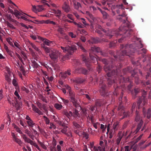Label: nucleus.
<instances>
[{"label":"nucleus","mask_w":151,"mask_h":151,"mask_svg":"<svg viewBox=\"0 0 151 151\" xmlns=\"http://www.w3.org/2000/svg\"><path fill=\"white\" fill-rule=\"evenodd\" d=\"M14 99H16V97H14L13 98ZM9 102L11 104H12L13 106H15V107L17 109V110H19L21 107L22 106V104L20 102H18L17 100L15 101H13L12 102L11 101V100H8Z\"/></svg>","instance_id":"9d476101"},{"label":"nucleus","mask_w":151,"mask_h":151,"mask_svg":"<svg viewBox=\"0 0 151 151\" xmlns=\"http://www.w3.org/2000/svg\"><path fill=\"white\" fill-rule=\"evenodd\" d=\"M14 94L16 96V97L19 100H20L21 99V97L19 94L18 93L17 91H15L14 93Z\"/></svg>","instance_id":"09e8293b"},{"label":"nucleus","mask_w":151,"mask_h":151,"mask_svg":"<svg viewBox=\"0 0 151 151\" xmlns=\"http://www.w3.org/2000/svg\"><path fill=\"white\" fill-rule=\"evenodd\" d=\"M46 53H49L50 52H51V50H50V48L47 47H45V49H44Z\"/></svg>","instance_id":"0e129e2a"},{"label":"nucleus","mask_w":151,"mask_h":151,"mask_svg":"<svg viewBox=\"0 0 151 151\" xmlns=\"http://www.w3.org/2000/svg\"><path fill=\"white\" fill-rule=\"evenodd\" d=\"M8 54L10 56L14 58V56H13V52L10 50H9L7 52Z\"/></svg>","instance_id":"338daca9"},{"label":"nucleus","mask_w":151,"mask_h":151,"mask_svg":"<svg viewBox=\"0 0 151 151\" xmlns=\"http://www.w3.org/2000/svg\"><path fill=\"white\" fill-rule=\"evenodd\" d=\"M14 141L17 143L20 146H22L23 144V142L21 140L18 138L15 139Z\"/></svg>","instance_id":"e433bc0d"},{"label":"nucleus","mask_w":151,"mask_h":151,"mask_svg":"<svg viewBox=\"0 0 151 151\" xmlns=\"http://www.w3.org/2000/svg\"><path fill=\"white\" fill-rule=\"evenodd\" d=\"M63 127V129L61 130V132L65 134H66L67 131L66 129L68 127L65 125H64V126Z\"/></svg>","instance_id":"ea45409f"},{"label":"nucleus","mask_w":151,"mask_h":151,"mask_svg":"<svg viewBox=\"0 0 151 151\" xmlns=\"http://www.w3.org/2000/svg\"><path fill=\"white\" fill-rule=\"evenodd\" d=\"M102 146H99L98 147H96L98 151H102L103 150V151H105V148H102L101 147Z\"/></svg>","instance_id":"774afa93"},{"label":"nucleus","mask_w":151,"mask_h":151,"mask_svg":"<svg viewBox=\"0 0 151 151\" xmlns=\"http://www.w3.org/2000/svg\"><path fill=\"white\" fill-rule=\"evenodd\" d=\"M147 117L148 119H149L151 117V109H148L147 112Z\"/></svg>","instance_id":"79ce46f5"},{"label":"nucleus","mask_w":151,"mask_h":151,"mask_svg":"<svg viewBox=\"0 0 151 151\" xmlns=\"http://www.w3.org/2000/svg\"><path fill=\"white\" fill-rule=\"evenodd\" d=\"M62 113L69 119H70V117L73 116L72 112L70 111L68 112L65 109L64 110Z\"/></svg>","instance_id":"a211bd4d"},{"label":"nucleus","mask_w":151,"mask_h":151,"mask_svg":"<svg viewBox=\"0 0 151 151\" xmlns=\"http://www.w3.org/2000/svg\"><path fill=\"white\" fill-rule=\"evenodd\" d=\"M135 120L136 122H139L138 123L137 128L135 130L134 132L133 133L136 134L139 130L141 128V126H142L143 124V121L140 119V116L138 113H137L136 116L135 118Z\"/></svg>","instance_id":"1a4fd4ad"},{"label":"nucleus","mask_w":151,"mask_h":151,"mask_svg":"<svg viewBox=\"0 0 151 151\" xmlns=\"http://www.w3.org/2000/svg\"><path fill=\"white\" fill-rule=\"evenodd\" d=\"M54 107L58 110H60L63 107L62 105L58 103H55L54 104Z\"/></svg>","instance_id":"cd10ccee"},{"label":"nucleus","mask_w":151,"mask_h":151,"mask_svg":"<svg viewBox=\"0 0 151 151\" xmlns=\"http://www.w3.org/2000/svg\"><path fill=\"white\" fill-rule=\"evenodd\" d=\"M94 52L100 53V55L103 57H105L107 55L106 53L104 52V51L101 50L100 47L95 46L92 47L89 51V56L91 61L87 57L85 54L82 55V60L88 68H89L90 66V61L94 63L96 61L97 64H98L97 58L95 56L91 54L93 52Z\"/></svg>","instance_id":"7ed1b4c3"},{"label":"nucleus","mask_w":151,"mask_h":151,"mask_svg":"<svg viewBox=\"0 0 151 151\" xmlns=\"http://www.w3.org/2000/svg\"><path fill=\"white\" fill-rule=\"evenodd\" d=\"M32 65L34 68H37L38 67V65L36 62L35 61H33L32 62Z\"/></svg>","instance_id":"864d4df0"},{"label":"nucleus","mask_w":151,"mask_h":151,"mask_svg":"<svg viewBox=\"0 0 151 151\" xmlns=\"http://www.w3.org/2000/svg\"><path fill=\"white\" fill-rule=\"evenodd\" d=\"M52 150L50 151H62L61 146L59 145H58L56 147L52 148Z\"/></svg>","instance_id":"393cba45"},{"label":"nucleus","mask_w":151,"mask_h":151,"mask_svg":"<svg viewBox=\"0 0 151 151\" xmlns=\"http://www.w3.org/2000/svg\"><path fill=\"white\" fill-rule=\"evenodd\" d=\"M75 8L76 9H78L79 7H81V6L80 3L77 2V3H74Z\"/></svg>","instance_id":"a18cd8bd"},{"label":"nucleus","mask_w":151,"mask_h":151,"mask_svg":"<svg viewBox=\"0 0 151 151\" xmlns=\"http://www.w3.org/2000/svg\"><path fill=\"white\" fill-rule=\"evenodd\" d=\"M20 69L23 74L25 76L26 74V72L25 71L24 67L22 66H20Z\"/></svg>","instance_id":"49530a36"},{"label":"nucleus","mask_w":151,"mask_h":151,"mask_svg":"<svg viewBox=\"0 0 151 151\" xmlns=\"http://www.w3.org/2000/svg\"><path fill=\"white\" fill-rule=\"evenodd\" d=\"M58 31L61 34H64V30L63 29L59 27L58 29Z\"/></svg>","instance_id":"052dcab7"},{"label":"nucleus","mask_w":151,"mask_h":151,"mask_svg":"<svg viewBox=\"0 0 151 151\" xmlns=\"http://www.w3.org/2000/svg\"><path fill=\"white\" fill-rule=\"evenodd\" d=\"M11 74V73H9V74H6L5 76V79L9 84L10 83L11 81V79L9 77Z\"/></svg>","instance_id":"c85d7f7f"},{"label":"nucleus","mask_w":151,"mask_h":151,"mask_svg":"<svg viewBox=\"0 0 151 151\" xmlns=\"http://www.w3.org/2000/svg\"><path fill=\"white\" fill-rule=\"evenodd\" d=\"M32 107L33 111L35 113L38 114L39 115H43V114L42 112L35 105L32 104Z\"/></svg>","instance_id":"4468645a"},{"label":"nucleus","mask_w":151,"mask_h":151,"mask_svg":"<svg viewBox=\"0 0 151 151\" xmlns=\"http://www.w3.org/2000/svg\"><path fill=\"white\" fill-rule=\"evenodd\" d=\"M62 8L64 11L66 13L69 12L70 10V6L66 2L64 3L62 6Z\"/></svg>","instance_id":"dca6fc26"},{"label":"nucleus","mask_w":151,"mask_h":151,"mask_svg":"<svg viewBox=\"0 0 151 151\" xmlns=\"http://www.w3.org/2000/svg\"><path fill=\"white\" fill-rule=\"evenodd\" d=\"M143 135V134H141L135 140V143L137 142L141 139Z\"/></svg>","instance_id":"4d7b16f0"},{"label":"nucleus","mask_w":151,"mask_h":151,"mask_svg":"<svg viewBox=\"0 0 151 151\" xmlns=\"http://www.w3.org/2000/svg\"><path fill=\"white\" fill-rule=\"evenodd\" d=\"M147 92L143 90L142 95L139 98L137 102V107L138 109L143 107L147 104V101L145 96Z\"/></svg>","instance_id":"20e7f679"},{"label":"nucleus","mask_w":151,"mask_h":151,"mask_svg":"<svg viewBox=\"0 0 151 151\" xmlns=\"http://www.w3.org/2000/svg\"><path fill=\"white\" fill-rule=\"evenodd\" d=\"M116 42H111L109 44V47L111 48L114 47L116 46Z\"/></svg>","instance_id":"603ef678"},{"label":"nucleus","mask_w":151,"mask_h":151,"mask_svg":"<svg viewBox=\"0 0 151 151\" xmlns=\"http://www.w3.org/2000/svg\"><path fill=\"white\" fill-rule=\"evenodd\" d=\"M21 89L23 91H25L27 93H28L29 91L28 89L24 86L22 87Z\"/></svg>","instance_id":"680f3d73"},{"label":"nucleus","mask_w":151,"mask_h":151,"mask_svg":"<svg viewBox=\"0 0 151 151\" xmlns=\"http://www.w3.org/2000/svg\"><path fill=\"white\" fill-rule=\"evenodd\" d=\"M122 113L123 114L124 116L122 118H121L122 119H123L125 117H127L128 115V114L127 112L124 111Z\"/></svg>","instance_id":"69168bd1"},{"label":"nucleus","mask_w":151,"mask_h":151,"mask_svg":"<svg viewBox=\"0 0 151 151\" xmlns=\"http://www.w3.org/2000/svg\"><path fill=\"white\" fill-rule=\"evenodd\" d=\"M122 101L119 102V105L118 108V111H120L122 113L124 112V106L121 105Z\"/></svg>","instance_id":"c756f323"},{"label":"nucleus","mask_w":151,"mask_h":151,"mask_svg":"<svg viewBox=\"0 0 151 151\" xmlns=\"http://www.w3.org/2000/svg\"><path fill=\"white\" fill-rule=\"evenodd\" d=\"M140 89L138 88H135L134 89V93H135V95L136 96L137 94L140 91Z\"/></svg>","instance_id":"3c124183"},{"label":"nucleus","mask_w":151,"mask_h":151,"mask_svg":"<svg viewBox=\"0 0 151 151\" xmlns=\"http://www.w3.org/2000/svg\"><path fill=\"white\" fill-rule=\"evenodd\" d=\"M121 91V90L117 86L116 88H115L114 91L113 93V95L117 96L118 93V92Z\"/></svg>","instance_id":"7c9ffc66"},{"label":"nucleus","mask_w":151,"mask_h":151,"mask_svg":"<svg viewBox=\"0 0 151 151\" xmlns=\"http://www.w3.org/2000/svg\"><path fill=\"white\" fill-rule=\"evenodd\" d=\"M12 41V40L11 38H7L6 39V41L12 47H14L13 43Z\"/></svg>","instance_id":"c9c22d12"},{"label":"nucleus","mask_w":151,"mask_h":151,"mask_svg":"<svg viewBox=\"0 0 151 151\" xmlns=\"http://www.w3.org/2000/svg\"><path fill=\"white\" fill-rule=\"evenodd\" d=\"M102 78H101V81L99 82V87L101 88L100 92L102 96H108L109 93L106 89V85L103 80H102Z\"/></svg>","instance_id":"39448f33"},{"label":"nucleus","mask_w":151,"mask_h":151,"mask_svg":"<svg viewBox=\"0 0 151 151\" xmlns=\"http://www.w3.org/2000/svg\"><path fill=\"white\" fill-rule=\"evenodd\" d=\"M88 42L89 43L92 44L96 43L98 42L97 40L94 38H92L91 40H89Z\"/></svg>","instance_id":"37998d69"},{"label":"nucleus","mask_w":151,"mask_h":151,"mask_svg":"<svg viewBox=\"0 0 151 151\" xmlns=\"http://www.w3.org/2000/svg\"><path fill=\"white\" fill-rule=\"evenodd\" d=\"M69 93L70 98L73 97H75V94L73 92L71 91H70L69 92Z\"/></svg>","instance_id":"5fc2aeb1"},{"label":"nucleus","mask_w":151,"mask_h":151,"mask_svg":"<svg viewBox=\"0 0 151 151\" xmlns=\"http://www.w3.org/2000/svg\"><path fill=\"white\" fill-rule=\"evenodd\" d=\"M119 124V122H115L113 124V128L114 130L116 131L117 130Z\"/></svg>","instance_id":"f704fd0d"},{"label":"nucleus","mask_w":151,"mask_h":151,"mask_svg":"<svg viewBox=\"0 0 151 151\" xmlns=\"http://www.w3.org/2000/svg\"><path fill=\"white\" fill-rule=\"evenodd\" d=\"M39 39L43 41L44 44L47 45V46H50V44L52 43V42L42 37H40Z\"/></svg>","instance_id":"5701e85b"},{"label":"nucleus","mask_w":151,"mask_h":151,"mask_svg":"<svg viewBox=\"0 0 151 151\" xmlns=\"http://www.w3.org/2000/svg\"><path fill=\"white\" fill-rule=\"evenodd\" d=\"M21 137H22L25 142H26L30 143L31 145H33V146H34V144L36 143H34L32 140L27 137L25 134H23L22 135Z\"/></svg>","instance_id":"f8f14e48"},{"label":"nucleus","mask_w":151,"mask_h":151,"mask_svg":"<svg viewBox=\"0 0 151 151\" xmlns=\"http://www.w3.org/2000/svg\"><path fill=\"white\" fill-rule=\"evenodd\" d=\"M80 70L81 72L84 75L87 74L88 71L86 69L83 68H81L80 69Z\"/></svg>","instance_id":"473e14b6"},{"label":"nucleus","mask_w":151,"mask_h":151,"mask_svg":"<svg viewBox=\"0 0 151 151\" xmlns=\"http://www.w3.org/2000/svg\"><path fill=\"white\" fill-rule=\"evenodd\" d=\"M61 99L65 105H67L69 103V101L68 100L65 99H64L61 98Z\"/></svg>","instance_id":"e2e57ef3"},{"label":"nucleus","mask_w":151,"mask_h":151,"mask_svg":"<svg viewBox=\"0 0 151 151\" xmlns=\"http://www.w3.org/2000/svg\"><path fill=\"white\" fill-rule=\"evenodd\" d=\"M71 74V70L69 69L67 71H65L63 73H61V76L62 77L65 78L68 76L70 75Z\"/></svg>","instance_id":"4be33fe9"},{"label":"nucleus","mask_w":151,"mask_h":151,"mask_svg":"<svg viewBox=\"0 0 151 151\" xmlns=\"http://www.w3.org/2000/svg\"><path fill=\"white\" fill-rule=\"evenodd\" d=\"M37 9L38 12H40L42 10H44V8L43 6L41 5H39L37 6Z\"/></svg>","instance_id":"4c0bfd02"},{"label":"nucleus","mask_w":151,"mask_h":151,"mask_svg":"<svg viewBox=\"0 0 151 151\" xmlns=\"http://www.w3.org/2000/svg\"><path fill=\"white\" fill-rule=\"evenodd\" d=\"M30 45L35 50L37 51L39 53H40L41 52L40 50L32 42H30Z\"/></svg>","instance_id":"bb28decb"},{"label":"nucleus","mask_w":151,"mask_h":151,"mask_svg":"<svg viewBox=\"0 0 151 151\" xmlns=\"http://www.w3.org/2000/svg\"><path fill=\"white\" fill-rule=\"evenodd\" d=\"M86 81L85 78H77L75 79V82L77 84H81L83 83Z\"/></svg>","instance_id":"aec40b11"},{"label":"nucleus","mask_w":151,"mask_h":151,"mask_svg":"<svg viewBox=\"0 0 151 151\" xmlns=\"http://www.w3.org/2000/svg\"><path fill=\"white\" fill-rule=\"evenodd\" d=\"M43 117L44 119V120L45 121L46 124H49L50 121L49 119L45 116H43Z\"/></svg>","instance_id":"c03bdc74"},{"label":"nucleus","mask_w":151,"mask_h":151,"mask_svg":"<svg viewBox=\"0 0 151 151\" xmlns=\"http://www.w3.org/2000/svg\"><path fill=\"white\" fill-rule=\"evenodd\" d=\"M36 104H37V106L39 108V109H40V110H42V104L40 102H39L38 101H37L36 102Z\"/></svg>","instance_id":"de8ad7c7"},{"label":"nucleus","mask_w":151,"mask_h":151,"mask_svg":"<svg viewBox=\"0 0 151 151\" xmlns=\"http://www.w3.org/2000/svg\"><path fill=\"white\" fill-rule=\"evenodd\" d=\"M132 76L133 77H134L135 83L137 84H138L139 82V78L137 76V75L136 73L135 70H134L133 73H132Z\"/></svg>","instance_id":"412c9836"},{"label":"nucleus","mask_w":151,"mask_h":151,"mask_svg":"<svg viewBox=\"0 0 151 151\" xmlns=\"http://www.w3.org/2000/svg\"><path fill=\"white\" fill-rule=\"evenodd\" d=\"M8 10L9 12L12 14H14L19 19H23L24 20L27 21H28L29 22H34L31 20H30L27 17H25L24 16H22L20 17L21 15H22V14L20 12L18 11V10H15V12H14L9 7L8 8Z\"/></svg>","instance_id":"423d86ee"},{"label":"nucleus","mask_w":151,"mask_h":151,"mask_svg":"<svg viewBox=\"0 0 151 151\" xmlns=\"http://www.w3.org/2000/svg\"><path fill=\"white\" fill-rule=\"evenodd\" d=\"M88 117L89 118L90 120H91V122L92 123L94 122L95 119L94 117L93 116L91 115L90 117L89 116H88L87 118H88Z\"/></svg>","instance_id":"bf43d9fd"},{"label":"nucleus","mask_w":151,"mask_h":151,"mask_svg":"<svg viewBox=\"0 0 151 151\" xmlns=\"http://www.w3.org/2000/svg\"><path fill=\"white\" fill-rule=\"evenodd\" d=\"M70 99L71 102L72 103L74 106L76 107L78 106L79 105L77 103V101L75 97H73Z\"/></svg>","instance_id":"b1692460"},{"label":"nucleus","mask_w":151,"mask_h":151,"mask_svg":"<svg viewBox=\"0 0 151 151\" xmlns=\"http://www.w3.org/2000/svg\"><path fill=\"white\" fill-rule=\"evenodd\" d=\"M38 142L43 149L45 150H47V147L44 144H43L42 142L40 141L39 140H38Z\"/></svg>","instance_id":"a19ab883"},{"label":"nucleus","mask_w":151,"mask_h":151,"mask_svg":"<svg viewBox=\"0 0 151 151\" xmlns=\"http://www.w3.org/2000/svg\"><path fill=\"white\" fill-rule=\"evenodd\" d=\"M60 47L64 52H67L69 55H72L77 49L76 46L75 45H73L71 46H68L65 47L60 46Z\"/></svg>","instance_id":"0eeeda50"},{"label":"nucleus","mask_w":151,"mask_h":151,"mask_svg":"<svg viewBox=\"0 0 151 151\" xmlns=\"http://www.w3.org/2000/svg\"><path fill=\"white\" fill-rule=\"evenodd\" d=\"M54 12L55 14H56V16L58 18L60 17L61 14V12L59 10H54Z\"/></svg>","instance_id":"72a5a7b5"},{"label":"nucleus","mask_w":151,"mask_h":151,"mask_svg":"<svg viewBox=\"0 0 151 151\" xmlns=\"http://www.w3.org/2000/svg\"><path fill=\"white\" fill-rule=\"evenodd\" d=\"M27 123L28 126L31 127H32L35 124V123L33 122L32 119L29 121H27Z\"/></svg>","instance_id":"a878e982"},{"label":"nucleus","mask_w":151,"mask_h":151,"mask_svg":"<svg viewBox=\"0 0 151 151\" xmlns=\"http://www.w3.org/2000/svg\"><path fill=\"white\" fill-rule=\"evenodd\" d=\"M77 45L80 47V49L84 52H86L87 51L85 48L82 46V44L81 43L78 42L77 43Z\"/></svg>","instance_id":"2f4dec72"},{"label":"nucleus","mask_w":151,"mask_h":151,"mask_svg":"<svg viewBox=\"0 0 151 151\" xmlns=\"http://www.w3.org/2000/svg\"><path fill=\"white\" fill-rule=\"evenodd\" d=\"M59 53L58 51L55 50H51L49 56L53 60H56L58 58Z\"/></svg>","instance_id":"9b49d317"},{"label":"nucleus","mask_w":151,"mask_h":151,"mask_svg":"<svg viewBox=\"0 0 151 151\" xmlns=\"http://www.w3.org/2000/svg\"><path fill=\"white\" fill-rule=\"evenodd\" d=\"M127 17L126 18L127 22L125 24L122 25L119 29L116 30H106L102 28L100 25H98L96 28L95 32L98 33L100 37H102L103 33H104L109 38H111L113 36H115L117 37L119 36L124 34V36L129 37L131 35L133 30L132 29H129V28H132L134 27V25L130 22L127 20Z\"/></svg>","instance_id":"f03ea898"},{"label":"nucleus","mask_w":151,"mask_h":151,"mask_svg":"<svg viewBox=\"0 0 151 151\" xmlns=\"http://www.w3.org/2000/svg\"><path fill=\"white\" fill-rule=\"evenodd\" d=\"M67 17L70 19L74 21V19L73 18V15L70 14H68L67 15Z\"/></svg>","instance_id":"6e6d98bb"},{"label":"nucleus","mask_w":151,"mask_h":151,"mask_svg":"<svg viewBox=\"0 0 151 151\" xmlns=\"http://www.w3.org/2000/svg\"><path fill=\"white\" fill-rule=\"evenodd\" d=\"M82 122V119H81L80 120H79L77 122L75 121H73V124L76 128L79 129L81 127V126L79 124L81 123Z\"/></svg>","instance_id":"6ab92c4d"},{"label":"nucleus","mask_w":151,"mask_h":151,"mask_svg":"<svg viewBox=\"0 0 151 151\" xmlns=\"http://www.w3.org/2000/svg\"><path fill=\"white\" fill-rule=\"evenodd\" d=\"M102 14L103 15L104 18L106 19L108 17L109 15L105 11L102 12Z\"/></svg>","instance_id":"8fccbe9b"},{"label":"nucleus","mask_w":151,"mask_h":151,"mask_svg":"<svg viewBox=\"0 0 151 151\" xmlns=\"http://www.w3.org/2000/svg\"><path fill=\"white\" fill-rule=\"evenodd\" d=\"M132 133L133 132L132 131L131 132H130L129 134L127 137H126L125 138V139L126 141H127V139H129L130 138L132 137Z\"/></svg>","instance_id":"13d9d810"},{"label":"nucleus","mask_w":151,"mask_h":151,"mask_svg":"<svg viewBox=\"0 0 151 151\" xmlns=\"http://www.w3.org/2000/svg\"><path fill=\"white\" fill-rule=\"evenodd\" d=\"M117 72V74H115L114 75H111V77H111V78H108L107 79L108 84L109 86H110L113 83H117V81L118 77V73L119 71V69L117 70H115Z\"/></svg>","instance_id":"6e6552de"},{"label":"nucleus","mask_w":151,"mask_h":151,"mask_svg":"<svg viewBox=\"0 0 151 151\" xmlns=\"http://www.w3.org/2000/svg\"><path fill=\"white\" fill-rule=\"evenodd\" d=\"M104 104V100L101 99L97 100L95 102V105L96 106V109H97V107H100Z\"/></svg>","instance_id":"f3484780"},{"label":"nucleus","mask_w":151,"mask_h":151,"mask_svg":"<svg viewBox=\"0 0 151 151\" xmlns=\"http://www.w3.org/2000/svg\"><path fill=\"white\" fill-rule=\"evenodd\" d=\"M117 78L118 79V82L119 83H121V82H127L129 80V79L128 78H125L122 76H121L120 77H119L118 75Z\"/></svg>","instance_id":"2eb2a0df"},{"label":"nucleus","mask_w":151,"mask_h":151,"mask_svg":"<svg viewBox=\"0 0 151 151\" xmlns=\"http://www.w3.org/2000/svg\"><path fill=\"white\" fill-rule=\"evenodd\" d=\"M124 132H122L121 131L119 132L118 135V138H117L116 140V143L117 145H119L122 138L124 136Z\"/></svg>","instance_id":"ddd939ff"},{"label":"nucleus","mask_w":151,"mask_h":151,"mask_svg":"<svg viewBox=\"0 0 151 151\" xmlns=\"http://www.w3.org/2000/svg\"><path fill=\"white\" fill-rule=\"evenodd\" d=\"M133 44L126 45L124 46H122V48H124V50L121 51L119 52L120 54L118 55V57L116 55H114V52L111 51L110 53L111 55H113V58H111L110 59L111 63L112 65H108V62L105 59L103 58L101 60L102 61L105 65L104 67V70L107 73L106 76L108 77H111V75H114L115 74H117V72L115 70H119V68L121 67L120 64H119V65H116L115 67L113 66L114 63L115 64L116 60L117 61L118 60L119 61H122L123 60V58L125 55L128 56H130V55H132L134 52L132 48Z\"/></svg>","instance_id":"f257e3e1"},{"label":"nucleus","mask_w":151,"mask_h":151,"mask_svg":"<svg viewBox=\"0 0 151 151\" xmlns=\"http://www.w3.org/2000/svg\"><path fill=\"white\" fill-rule=\"evenodd\" d=\"M14 127L15 129H16V130L19 133L22 134V135L23 134L22 132L20 129V128H19L16 125H14Z\"/></svg>","instance_id":"58836bf2"}]
</instances>
